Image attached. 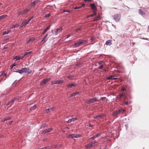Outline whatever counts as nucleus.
<instances>
[{"instance_id": "47", "label": "nucleus", "mask_w": 149, "mask_h": 149, "mask_svg": "<svg viewBox=\"0 0 149 149\" xmlns=\"http://www.w3.org/2000/svg\"><path fill=\"white\" fill-rule=\"evenodd\" d=\"M101 98L102 101H104L106 99V98L105 97H102Z\"/></svg>"}, {"instance_id": "4", "label": "nucleus", "mask_w": 149, "mask_h": 149, "mask_svg": "<svg viewBox=\"0 0 149 149\" xmlns=\"http://www.w3.org/2000/svg\"><path fill=\"white\" fill-rule=\"evenodd\" d=\"M97 99L96 97H93L90 99L87 100L86 102L88 104H91L93 103L97 100Z\"/></svg>"}, {"instance_id": "32", "label": "nucleus", "mask_w": 149, "mask_h": 149, "mask_svg": "<svg viewBox=\"0 0 149 149\" xmlns=\"http://www.w3.org/2000/svg\"><path fill=\"white\" fill-rule=\"evenodd\" d=\"M51 148H58L57 146L56 145H52L50 146Z\"/></svg>"}, {"instance_id": "22", "label": "nucleus", "mask_w": 149, "mask_h": 149, "mask_svg": "<svg viewBox=\"0 0 149 149\" xmlns=\"http://www.w3.org/2000/svg\"><path fill=\"white\" fill-rule=\"evenodd\" d=\"M11 31L10 30H8L7 31H3V35H5V34H8L11 32Z\"/></svg>"}, {"instance_id": "38", "label": "nucleus", "mask_w": 149, "mask_h": 149, "mask_svg": "<svg viewBox=\"0 0 149 149\" xmlns=\"http://www.w3.org/2000/svg\"><path fill=\"white\" fill-rule=\"evenodd\" d=\"M82 64L80 63H78L76 64V65L78 66H79V67H81L82 66Z\"/></svg>"}, {"instance_id": "33", "label": "nucleus", "mask_w": 149, "mask_h": 149, "mask_svg": "<svg viewBox=\"0 0 149 149\" xmlns=\"http://www.w3.org/2000/svg\"><path fill=\"white\" fill-rule=\"evenodd\" d=\"M19 26V24H17L15 25H13L12 26V29H13L14 28H15L16 27H17Z\"/></svg>"}, {"instance_id": "53", "label": "nucleus", "mask_w": 149, "mask_h": 149, "mask_svg": "<svg viewBox=\"0 0 149 149\" xmlns=\"http://www.w3.org/2000/svg\"><path fill=\"white\" fill-rule=\"evenodd\" d=\"M5 71H4V75L6 77V78L7 77V74L6 73H5Z\"/></svg>"}, {"instance_id": "37", "label": "nucleus", "mask_w": 149, "mask_h": 149, "mask_svg": "<svg viewBox=\"0 0 149 149\" xmlns=\"http://www.w3.org/2000/svg\"><path fill=\"white\" fill-rule=\"evenodd\" d=\"M73 77V76L72 75H68L67 77L70 79H72Z\"/></svg>"}, {"instance_id": "5", "label": "nucleus", "mask_w": 149, "mask_h": 149, "mask_svg": "<svg viewBox=\"0 0 149 149\" xmlns=\"http://www.w3.org/2000/svg\"><path fill=\"white\" fill-rule=\"evenodd\" d=\"M53 130V129L52 128H50L48 129L42 131V134L43 135H45L46 133L51 132Z\"/></svg>"}, {"instance_id": "57", "label": "nucleus", "mask_w": 149, "mask_h": 149, "mask_svg": "<svg viewBox=\"0 0 149 149\" xmlns=\"http://www.w3.org/2000/svg\"><path fill=\"white\" fill-rule=\"evenodd\" d=\"M70 10H64V11H63V12H68V13H70Z\"/></svg>"}, {"instance_id": "52", "label": "nucleus", "mask_w": 149, "mask_h": 149, "mask_svg": "<svg viewBox=\"0 0 149 149\" xmlns=\"http://www.w3.org/2000/svg\"><path fill=\"white\" fill-rule=\"evenodd\" d=\"M81 8V6H79V7H75L74 8L75 9H79V8Z\"/></svg>"}, {"instance_id": "44", "label": "nucleus", "mask_w": 149, "mask_h": 149, "mask_svg": "<svg viewBox=\"0 0 149 149\" xmlns=\"http://www.w3.org/2000/svg\"><path fill=\"white\" fill-rule=\"evenodd\" d=\"M50 16V13L46 15L45 17H49Z\"/></svg>"}, {"instance_id": "13", "label": "nucleus", "mask_w": 149, "mask_h": 149, "mask_svg": "<svg viewBox=\"0 0 149 149\" xmlns=\"http://www.w3.org/2000/svg\"><path fill=\"white\" fill-rule=\"evenodd\" d=\"M77 84H75L72 83L70 84L67 85V86L68 88H72L74 87H75Z\"/></svg>"}, {"instance_id": "64", "label": "nucleus", "mask_w": 149, "mask_h": 149, "mask_svg": "<svg viewBox=\"0 0 149 149\" xmlns=\"http://www.w3.org/2000/svg\"><path fill=\"white\" fill-rule=\"evenodd\" d=\"M93 118H98V116H94Z\"/></svg>"}, {"instance_id": "24", "label": "nucleus", "mask_w": 149, "mask_h": 149, "mask_svg": "<svg viewBox=\"0 0 149 149\" xmlns=\"http://www.w3.org/2000/svg\"><path fill=\"white\" fill-rule=\"evenodd\" d=\"M37 108V106L36 105H34L33 106L31 107L30 109L31 110H34Z\"/></svg>"}, {"instance_id": "27", "label": "nucleus", "mask_w": 149, "mask_h": 149, "mask_svg": "<svg viewBox=\"0 0 149 149\" xmlns=\"http://www.w3.org/2000/svg\"><path fill=\"white\" fill-rule=\"evenodd\" d=\"M119 109L120 110V113H122V114H123L125 111V109Z\"/></svg>"}, {"instance_id": "15", "label": "nucleus", "mask_w": 149, "mask_h": 149, "mask_svg": "<svg viewBox=\"0 0 149 149\" xmlns=\"http://www.w3.org/2000/svg\"><path fill=\"white\" fill-rule=\"evenodd\" d=\"M77 119V118H73L71 119L68 120L67 122L68 123H70L71 122L74 121Z\"/></svg>"}, {"instance_id": "9", "label": "nucleus", "mask_w": 149, "mask_h": 149, "mask_svg": "<svg viewBox=\"0 0 149 149\" xmlns=\"http://www.w3.org/2000/svg\"><path fill=\"white\" fill-rule=\"evenodd\" d=\"M120 109L114 111L112 114V116H116L117 115L119 114L120 113Z\"/></svg>"}, {"instance_id": "62", "label": "nucleus", "mask_w": 149, "mask_h": 149, "mask_svg": "<svg viewBox=\"0 0 149 149\" xmlns=\"http://www.w3.org/2000/svg\"><path fill=\"white\" fill-rule=\"evenodd\" d=\"M67 37L66 38L67 39V38H68L70 37L71 36L70 35V34H69V35H67Z\"/></svg>"}, {"instance_id": "29", "label": "nucleus", "mask_w": 149, "mask_h": 149, "mask_svg": "<svg viewBox=\"0 0 149 149\" xmlns=\"http://www.w3.org/2000/svg\"><path fill=\"white\" fill-rule=\"evenodd\" d=\"M32 52L31 51H30V52H26L24 54V56H27L29 54H31V53Z\"/></svg>"}, {"instance_id": "43", "label": "nucleus", "mask_w": 149, "mask_h": 149, "mask_svg": "<svg viewBox=\"0 0 149 149\" xmlns=\"http://www.w3.org/2000/svg\"><path fill=\"white\" fill-rule=\"evenodd\" d=\"M104 116V115L103 114H101V115H98L97 116H98V118H102L103 116Z\"/></svg>"}, {"instance_id": "17", "label": "nucleus", "mask_w": 149, "mask_h": 149, "mask_svg": "<svg viewBox=\"0 0 149 149\" xmlns=\"http://www.w3.org/2000/svg\"><path fill=\"white\" fill-rule=\"evenodd\" d=\"M138 11L139 14L142 15H145L146 14V13L145 12L143 11L141 9H139Z\"/></svg>"}, {"instance_id": "8", "label": "nucleus", "mask_w": 149, "mask_h": 149, "mask_svg": "<svg viewBox=\"0 0 149 149\" xmlns=\"http://www.w3.org/2000/svg\"><path fill=\"white\" fill-rule=\"evenodd\" d=\"M90 7L92 9L93 11L97 10V8L96 7L95 3H91L90 4Z\"/></svg>"}, {"instance_id": "58", "label": "nucleus", "mask_w": 149, "mask_h": 149, "mask_svg": "<svg viewBox=\"0 0 149 149\" xmlns=\"http://www.w3.org/2000/svg\"><path fill=\"white\" fill-rule=\"evenodd\" d=\"M33 17H31V18H29V20H28L29 21V22L31 20V19H33Z\"/></svg>"}, {"instance_id": "25", "label": "nucleus", "mask_w": 149, "mask_h": 149, "mask_svg": "<svg viewBox=\"0 0 149 149\" xmlns=\"http://www.w3.org/2000/svg\"><path fill=\"white\" fill-rule=\"evenodd\" d=\"M7 16L6 15H3L0 16V20L3 19Z\"/></svg>"}, {"instance_id": "23", "label": "nucleus", "mask_w": 149, "mask_h": 149, "mask_svg": "<svg viewBox=\"0 0 149 149\" xmlns=\"http://www.w3.org/2000/svg\"><path fill=\"white\" fill-rule=\"evenodd\" d=\"M14 102V100H13L11 101H10L8 102V104H6V106H8L9 105H10V106L12 105L13 104V102Z\"/></svg>"}, {"instance_id": "12", "label": "nucleus", "mask_w": 149, "mask_h": 149, "mask_svg": "<svg viewBox=\"0 0 149 149\" xmlns=\"http://www.w3.org/2000/svg\"><path fill=\"white\" fill-rule=\"evenodd\" d=\"M39 2H40V1L39 0H36L33 1L31 3V6L33 7L35 5H36V4Z\"/></svg>"}, {"instance_id": "26", "label": "nucleus", "mask_w": 149, "mask_h": 149, "mask_svg": "<svg viewBox=\"0 0 149 149\" xmlns=\"http://www.w3.org/2000/svg\"><path fill=\"white\" fill-rule=\"evenodd\" d=\"M46 38L45 37H44L43 38V39L42 40V41H41V43L43 44L44 42H45L46 41Z\"/></svg>"}, {"instance_id": "6", "label": "nucleus", "mask_w": 149, "mask_h": 149, "mask_svg": "<svg viewBox=\"0 0 149 149\" xmlns=\"http://www.w3.org/2000/svg\"><path fill=\"white\" fill-rule=\"evenodd\" d=\"M113 17L116 21L118 22L120 19V15L119 14H115L113 16Z\"/></svg>"}, {"instance_id": "11", "label": "nucleus", "mask_w": 149, "mask_h": 149, "mask_svg": "<svg viewBox=\"0 0 149 149\" xmlns=\"http://www.w3.org/2000/svg\"><path fill=\"white\" fill-rule=\"evenodd\" d=\"M114 76L111 75L109 77H107L106 78V80H109L110 79L111 80H115L117 79V78H114L113 77Z\"/></svg>"}, {"instance_id": "35", "label": "nucleus", "mask_w": 149, "mask_h": 149, "mask_svg": "<svg viewBox=\"0 0 149 149\" xmlns=\"http://www.w3.org/2000/svg\"><path fill=\"white\" fill-rule=\"evenodd\" d=\"M62 30L61 29H57L55 31V33H56V35L57 34V33L58 32V31H61Z\"/></svg>"}, {"instance_id": "21", "label": "nucleus", "mask_w": 149, "mask_h": 149, "mask_svg": "<svg viewBox=\"0 0 149 149\" xmlns=\"http://www.w3.org/2000/svg\"><path fill=\"white\" fill-rule=\"evenodd\" d=\"M50 26L47 27L44 30V31L42 33V34L43 35L49 29L50 27Z\"/></svg>"}, {"instance_id": "18", "label": "nucleus", "mask_w": 149, "mask_h": 149, "mask_svg": "<svg viewBox=\"0 0 149 149\" xmlns=\"http://www.w3.org/2000/svg\"><path fill=\"white\" fill-rule=\"evenodd\" d=\"M101 18V17L100 15H99L97 17H96L93 20V22H95L97 21L98 20H100Z\"/></svg>"}, {"instance_id": "50", "label": "nucleus", "mask_w": 149, "mask_h": 149, "mask_svg": "<svg viewBox=\"0 0 149 149\" xmlns=\"http://www.w3.org/2000/svg\"><path fill=\"white\" fill-rule=\"evenodd\" d=\"M93 14H91V15H88L87 16V18H88L89 17H93Z\"/></svg>"}, {"instance_id": "45", "label": "nucleus", "mask_w": 149, "mask_h": 149, "mask_svg": "<svg viewBox=\"0 0 149 149\" xmlns=\"http://www.w3.org/2000/svg\"><path fill=\"white\" fill-rule=\"evenodd\" d=\"M19 99V97H15L12 100H14V102L15 101L18 100Z\"/></svg>"}, {"instance_id": "19", "label": "nucleus", "mask_w": 149, "mask_h": 149, "mask_svg": "<svg viewBox=\"0 0 149 149\" xmlns=\"http://www.w3.org/2000/svg\"><path fill=\"white\" fill-rule=\"evenodd\" d=\"M105 44L109 45H111L112 44V40H108L106 41Z\"/></svg>"}, {"instance_id": "39", "label": "nucleus", "mask_w": 149, "mask_h": 149, "mask_svg": "<svg viewBox=\"0 0 149 149\" xmlns=\"http://www.w3.org/2000/svg\"><path fill=\"white\" fill-rule=\"evenodd\" d=\"M57 82H58V84H59L62 83L63 82L61 80H57Z\"/></svg>"}, {"instance_id": "48", "label": "nucleus", "mask_w": 149, "mask_h": 149, "mask_svg": "<svg viewBox=\"0 0 149 149\" xmlns=\"http://www.w3.org/2000/svg\"><path fill=\"white\" fill-rule=\"evenodd\" d=\"M45 149H51L50 146H48L45 147Z\"/></svg>"}, {"instance_id": "14", "label": "nucleus", "mask_w": 149, "mask_h": 149, "mask_svg": "<svg viewBox=\"0 0 149 149\" xmlns=\"http://www.w3.org/2000/svg\"><path fill=\"white\" fill-rule=\"evenodd\" d=\"M101 135V133H97L96 135H94L93 137H91L90 138V139H92L93 140H94L96 138L100 136Z\"/></svg>"}, {"instance_id": "55", "label": "nucleus", "mask_w": 149, "mask_h": 149, "mask_svg": "<svg viewBox=\"0 0 149 149\" xmlns=\"http://www.w3.org/2000/svg\"><path fill=\"white\" fill-rule=\"evenodd\" d=\"M81 29V28H78L77 29H76L75 30V31H76V32H77V31H80V30Z\"/></svg>"}, {"instance_id": "56", "label": "nucleus", "mask_w": 149, "mask_h": 149, "mask_svg": "<svg viewBox=\"0 0 149 149\" xmlns=\"http://www.w3.org/2000/svg\"><path fill=\"white\" fill-rule=\"evenodd\" d=\"M17 15H18V16H19V15H22V11L19 12H18L17 13Z\"/></svg>"}, {"instance_id": "16", "label": "nucleus", "mask_w": 149, "mask_h": 149, "mask_svg": "<svg viewBox=\"0 0 149 149\" xmlns=\"http://www.w3.org/2000/svg\"><path fill=\"white\" fill-rule=\"evenodd\" d=\"M29 20L27 21L25 19L22 23V26H26V24L29 23Z\"/></svg>"}, {"instance_id": "63", "label": "nucleus", "mask_w": 149, "mask_h": 149, "mask_svg": "<svg viewBox=\"0 0 149 149\" xmlns=\"http://www.w3.org/2000/svg\"><path fill=\"white\" fill-rule=\"evenodd\" d=\"M25 56H24V54L23 56L22 57H21V59H23V58H24V57Z\"/></svg>"}, {"instance_id": "41", "label": "nucleus", "mask_w": 149, "mask_h": 149, "mask_svg": "<svg viewBox=\"0 0 149 149\" xmlns=\"http://www.w3.org/2000/svg\"><path fill=\"white\" fill-rule=\"evenodd\" d=\"M46 126V125L45 124H43L41 125V127L40 128H42V127L45 128V127Z\"/></svg>"}, {"instance_id": "59", "label": "nucleus", "mask_w": 149, "mask_h": 149, "mask_svg": "<svg viewBox=\"0 0 149 149\" xmlns=\"http://www.w3.org/2000/svg\"><path fill=\"white\" fill-rule=\"evenodd\" d=\"M3 75H4V71L0 74V77H1Z\"/></svg>"}, {"instance_id": "31", "label": "nucleus", "mask_w": 149, "mask_h": 149, "mask_svg": "<svg viewBox=\"0 0 149 149\" xmlns=\"http://www.w3.org/2000/svg\"><path fill=\"white\" fill-rule=\"evenodd\" d=\"M34 40V39L33 38H30L27 42V43H29L31 42H32Z\"/></svg>"}, {"instance_id": "49", "label": "nucleus", "mask_w": 149, "mask_h": 149, "mask_svg": "<svg viewBox=\"0 0 149 149\" xmlns=\"http://www.w3.org/2000/svg\"><path fill=\"white\" fill-rule=\"evenodd\" d=\"M77 94H71L70 95V97H71L72 96H74L76 95Z\"/></svg>"}, {"instance_id": "40", "label": "nucleus", "mask_w": 149, "mask_h": 149, "mask_svg": "<svg viewBox=\"0 0 149 149\" xmlns=\"http://www.w3.org/2000/svg\"><path fill=\"white\" fill-rule=\"evenodd\" d=\"M97 10H95L94 11H93V16L94 15H97V12H96Z\"/></svg>"}, {"instance_id": "7", "label": "nucleus", "mask_w": 149, "mask_h": 149, "mask_svg": "<svg viewBox=\"0 0 149 149\" xmlns=\"http://www.w3.org/2000/svg\"><path fill=\"white\" fill-rule=\"evenodd\" d=\"M22 69L23 73L24 72L30 73L31 72V71L29 70V68H22Z\"/></svg>"}, {"instance_id": "54", "label": "nucleus", "mask_w": 149, "mask_h": 149, "mask_svg": "<svg viewBox=\"0 0 149 149\" xmlns=\"http://www.w3.org/2000/svg\"><path fill=\"white\" fill-rule=\"evenodd\" d=\"M103 67V65H102L99 66V69H101Z\"/></svg>"}, {"instance_id": "1", "label": "nucleus", "mask_w": 149, "mask_h": 149, "mask_svg": "<svg viewBox=\"0 0 149 149\" xmlns=\"http://www.w3.org/2000/svg\"><path fill=\"white\" fill-rule=\"evenodd\" d=\"M87 40L84 39H79L76 42L74 45L75 47H79L81 45L85 44L87 43Z\"/></svg>"}, {"instance_id": "42", "label": "nucleus", "mask_w": 149, "mask_h": 149, "mask_svg": "<svg viewBox=\"0 0 149 149\" xmlns=\"http://www.w3.org/2000/svg\"><path fill=\"white\" fill-rule=\"evenodd\" d=\"M10 119H11V118L10 117H7V118H5V120H6V121L10 120Z\"/></svg>"}, {"instance_id": "20", "label": "nucleus", "mask_w": 149, "mask_h": 149, "mask_svg": "<svg viewBox=\"0 0 149 149\" xmlns=\"http://www.w3.org/2000/svg\"><path fill=\"white\" fill-rule=\"evenodd\" d=\"M29 10L28 9H25L22 11V14L23 15L29 11Z\"/></svg>"}, {"instance_id": "34", "label": "nucleus", "mask_w": 149, "mask_h": 149, "mask_svg": "<svg viewBox=\"0 0 149 149\" xmlns=\"http://www.w3.org/2000/svg\"><path fill=\"white\" fill-rule=\"evenodd\" d=\"M16 72H19L20 74H22L23 73L22 72V69L21 70H18L17 71H16Z\"/></svg>"}, {"instance_id": "51", "label": "nucleus", "mask_w": 149, "mask_h": 149, "mask_svg": "<svg viewBox=\"0 0 149 149\" xmlns=\"http://www.w3.org/2000/svg\"><path fill=\"white\" fill-rule=\"evenodd\" d=\"M121 90L122 91H123L125 90L126 89L125 88V87H122V88H121Z\"/></svg>"}, {"instance_id": "28", "label": "nucleus", "mask_w": 149, "mask_h": 149, "mask_svg": "<svg viewBox=\"0 0 149 149\" xmlns=\"http://www.w3.org/2000/svg\"><path fill=\"white\" fill-rule=\"evenodd\" d=\"M92 146H93V144L92 143L89 144H88L87 145V148H91Z\"/></svg>"}, {"instance_id": "10", "label": "nucleus", "mask_w": 149, "mask_h": 149, "mask_svg": "<svg viewBox=\"0 0 149 149\" xmlns=\"http://www.w3.org/2000/svg\"><path fill=\"white\" fill-rule=\"evenodd\" d=\"M54 109L55 107H52L46 109L45 111L46 113H49L50 112H51L54 111Z\"/></svg>"}, {"instance_id": "36", "label": "nucleus", "mask_w": 149, "mask_h": 149, "mask_svg": "<svg viewBox=\"0 0 149 149\" xmlns=\"http://www.w3.org/2000/svg\"><path fill=\"white\" fill-rule=\"evenodd\" d=\"M17 59V60H19L21 59V57L20 56H16L15 58H14V59Z\"/></svg>"}, {"instance_id": "61", "label": "nucleus", "mask_w": 149, "mask_h": 149, "mask_svg": "<svg viewBox=\"0 0 149 149\" xmlns=\"http://www.w3.org/2000/svg\"><path fill=\"white\" fill-rule=\"evenodd\" d=\"M48 35V33H47L46 35H45V36H44V37H45V38H46L47 37V36Z\"/></svg>"}, {"instance_id": "30", "label": "nucleus", "mask_w": 149, "mask_h": 149, "mask_svg": "<svg viewBox=\"0 0 149 149\" xmlns=\"http://www.w3.org/2000/svg\"><path fill=\"white\" fill-rule=\"evenodd\" d=\"M57 80V81H53L52 82V84H58Z\"/></svg>"}, {"instance_id": "46", "label": "nucleus", "mask_w": 149, "mask_h": 149, "mask_svg": "<svg viewBox=\"0 0 149 149\" xmlns=\"http://www.w3.org/2000/svg\"><path fill=\"white\" fill-rule=\"evenodd\" d=\"M19 99V97H15L12 100H14V102L15 101L18 100Z\"/></svg>"}, {"instance_id": "60", "label": "nucleus", "mask_w": 149, "mask_h": 149, "mask_svg": "<svg viewBox=\"0 0 149 149\" xmlns=\"http://www.w3.org/2000/svg\"><path fill=\"white\" fill-rule=\"evenodd\" d=\"M125 104H126V105H128V104H129V102L128 101H127V102H125Z\"/></svg>"}, {"instance_id": "3", "label": "nucleus", "mask_w": 149, "mask_h": 149, "mask_svg": "<svg viewBox=\"0 0 149 149\" xmlns=\"http://www.w3.org/2000/svg\"><path fill=\"white\" fill-rule=\"evenodd\" d=\"M81 136V135L79 134H72L68 135V137L70 139H73L74 138H77L79 137H80Z\"/></svg>"}, {"instance_id": "2", "label": "nucleus", "mask_w": 149, "mask_h": 149, "mask_svg": "<svg viewBox=\"0 0 149 149\" xmlns=\"http://www.w3.org/2000/svg\"><path fill=\"white\" fill-rule=\"evenodd\" d=\"M51 79L50 78H46L44 79L40 83V86H43L47 82L50 81Z\"/></svg>"}]
</instances>
